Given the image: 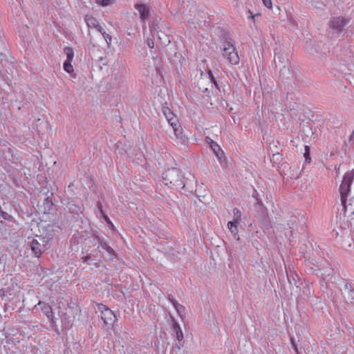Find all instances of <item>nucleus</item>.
<instances>
[{"instance_id": "obj_26", "label": "nucleus", "mask_w": 354, "mask_h": 354, "mask_svg": "<svg viewBox=\"0 0 354 354\" xmlns=\"http://www.w3.org/2000/svg\"><path fill=\"white\" fill-rule=\"evenodd\" d=\"M148 45L150 48H153V42L151 41H149L148 42Z\"/></svg>"}, {"instance_id": "obj_5", "label": "nucleus", "mask_w": 354, "mask_h": 354, "mask_svg": "<svg viewBox=\"0 0 354 354\" xmlns=\"http://www.w3.org/2000/svg\"><path fill=\"white\" fill-rule=\"evenodd\" d=\"M66 59L63 64L64 70L68 73H72L74 71L72 62L74 57V51L71 47H66L64 50Z\"/></svg>"}, {"instance_id": "obj_17", "label": "nucleus", "mask_w": 354, "mask_h": 354, "mask_svg": "<svg viewBox=\"0 0 354 354\" xmlns=\"http://www.w3.org/2000/svg\"><path fill=\"white\" fill-rule=\"evenodd\" d=\"M162 112H163L164 115H165L167 120L175 116V114L168 107H165V106L163 107Z\"/></svg>"}, {"instance_id": "obj_9", "label": "nucleus", "mask_w": 354, "mask_h": 354, "mask_svg": "<svg viewBox=\"0 0 354 354\" xmlns=\"http://www.w3.org/2000/svg\"><path fill=\"white\" fill-rule=\"evenodd\" d=\"M85 21L90 28H95L98 32H102L103 28L99 24L96 18L91 15H86Z\"/></svg>"}, {"instance_id": "obj_14", "label": "nucleus", "mask_w": 354, "mask_h": 354, "mask_svg": "<svg viewBox=\"0 0 354 354\" xmlns=\"http://www.w3.org/2000/svg\"><path fill=\"white\" fill-rule=\"evenodd\" d=\"M43 311L45 315L48 317V318L50 320V322H53L54 313L53 312L51 306L49 305H46L44 307Z\"/></svg>"}, {"instance_id": "obj_23", "label": "nucleus", "mask_w": 354, "mask_h": 354, "mask_svg": "<svg viewBox=\"0 0 354 354\" xmlns=\"http://www.w3.org/2000/svg\"><path fill=\"white\" fill-rule=\"evenodd\" d=\"M304 157L306 158V162H310V148L308 146L305 147V152H304Z\"/></svg>"}, {"instance_id": "obj_21", "label": "nucleus", "mask_w": 354, "mask_h": 354, "mask_svg": "<svg viewBox=\"0 0 354 354\" xmlns=\"http://www.w3.org/2000/svg\"><path fill=\"white\" fill-rule=\"evenodd\" d=\"M98 207H99V209H100V212L103 214V216H104V218H105L106 221L109 224H110V225H113V223H112V222L111 221V220H110V218H109V216H108L106 214H104V210H103V209H102V203H98Z\"/></svg>"}, {"instance_id": "obj_20", "label": "nucleus", "mask_w": 354, "mask_h": 354, "mask_svg": "<svg viewBox=\"0 0 354 354\" xmlns=\"http://www.w3.org/2000/svg\"><path fill=\"white\" fill-rule=\"evenodd\" d=\"M100 32L102 35L103 37L104 38L105 41L107 43L108 46H109L111 43V40H112L111 36L109 35L108 33H106L104 29H103L102 32Z\"/></svg>"}, {"instance_id": "obj_15", "label": "nucleus", "mask_w": 354, "mask_h": 354, "mask_svg": "<svg viewBox=\"0 0 354 354\" xmlns=\"http://www.w3.org/2000/svg\"><path fill=\"white\" fill-rule=\"evenodd\" d=\"M174 330L176 335V339L179 342L182 341L183 339V331H182L180 326L178 324H175V326H174Z\"/></svg>"}, {"instance_id": "obj_6", "label": "nucleus", "mask_w": 354, "mask_h": 354, "mask_svg": "<svg viewBox=\"0 0 354 354\" xmlns=\"http://www.w3.org/2000/svg\"><path fill=\"white\" fill-rule=\"evenodd\" d=\"M30 248L34 253L35 257H39L42 252L46 250L43 243H41L37 239H33L30 242Z\"/></svg>"}, {"instance_id": "obj_4", "label": "nucleus", "mask_w": 354, "mask_h": 354, "mask_svg": "<svg viewBox=\"0 0 354 354\" xmlns=\"http://www.w3.org/2000/svg\"><path fill=\"white\" fill-rule=\"evenodd\" d=\"M97 308L100 312V316L104 324L110 328H113L117 323L115 313L104 304H99Z\"/></svg>"}, {"instance_id": "obj_3", "label": "nucleus", "mask_w": 354, "mask_h": 354, "mask_svg": "<svg viewBox=\"0 0 354 354\" xmlns=\"http://www.w3.org/2000/svg\"><path fill=\"white\" fill-rule=\"evenodd\" d=\"M162 180L166 185L180 186L183 185L180 171L174 167L167 169L164 173Z\"/></svg>"}, {"instance_id": "obj_22", "label": "nucleus", "mask_w": 354, "mask_h": 354, "mask_svg": "<svg viewBox=\"0 0 354 354\" xmlns=\"http://www.w3.org/2000/svg\"><path fill=\"white\" fill-rule=\"evenodd\" d=\"M98 207H99V209H100V212L103 214V216H104V218H105L106 221L109 224H110V225H113V223H112V222L111 221V220H110V218H109V216H108L106 214H104V210H103V209H102V203H98Z\"/></svg>"}, {"instance_id": "obj_12", "label": "nucleus", "mask_w": 354, "mask_h": 354, "mask_svg": "<svg viewBox=\"0 0 354 354\" xmlns=\"http://www.w3.org/2000/svg\"><path fill=\"white\" fill-rule=\"evenodd\" d=\"M174 307L176 308V311L178 312V315L183 317L185 315V307L180 304L176 300L170 299Z\"/></svg>"}, {"instance_id": "obj_8", "label": "nucleus", "mask_w": 354, "mask_h": 354, "mask_svg": "<svg viewBox=\"0 0 354 354\" xmlns=\"http://www.w3.org/2000/svg\"><path fill=\"white\" fill-rule=\"evenodd\" d=\"M174 133L176 138V142L177 144L184 145L187 142V138L183 133V130L180 124L173 128Z\"/></svg>"}, {"instance_id": "obj_1", "label": "nucleus", "mask_w": 354, "mask_h": 354, "mask_svg": "<svg viewBox=\"0 0 354 354\" xmlns=\"http://www.w3.org/2000/svg\"><path fill=\"white\" fill-rule=\"evenodd\" d=\"M354 179V169L346 172L339 187V193L342 205L346 209L351 187Z\"/></svg>"}, {"instance_id": "obj_19", "label": "nucleus", "mask_w": 354, "mask_h": 354, "mask_svg": "<svg viewBox=\"0 0 354 354\" xmlns=\"http://www.w3.org/2000/svg\"><path fill=\"white\" fill-rule=\"evenodd\" d=\"M169 124L172 127V128L178 126V124H180L178 120L177 117L175 115L173 118H171L167 120Z\"/></svg>"}, {"instance_id": "obj_11", "label": "nucleus", "mask_w": 354, "mask_h": 354, "mask_svg": "<svg viewBox=\"0 0 354 354\" xmlns=\"http://www.w3.org/2000/svg\"><path fill=\"white\" fill-rule=\"evenodd\" d=\"M210 147L215 156L221 162L225 160L224 152L216 142L212 141L210 143Z\"/></svg>"}, {"instance_id": "obj_13", "label": "nucleus", "mask_w": 354, "mask_h": 354, "mask_svg": "<svg viewBox=\"0 0 354 354\" xmlns=\"http://www.w3.org/2000/svg\"><path fill=\"white\" fill-rule=\"evenodd\" d=\"M239 223H236L234 221H230L227 223V227L230 230V232L234 234V238L236 240H239V236L238 235V229L237 225Z\"/></svg>"}, {"instance_id": "obj_27", "label": "nucleus", "mask_w": 354, "mask_h": 354, "mask_svg": "<svg viewBox=\"0 0 354 354\" xmlns=\"http://www.w3.org/2000/svg\"><path fill=\"white\" fill-rule=\"evenodd\" d=\"M39 240H40V241H42V242H44V239H43V238H41L40 236H39Z\"/></svg>"}, {"instance_id": "obj_16", "label": "nucleus", "mask_w": 354, "mask_h": 354, "mask_svg": "<svg viewBox=\"0 0 354 354\" xmlns=\"http://www.w3.org/2000/svg\"><path fill=\"white\" fill-rule=\"evenodd\" d=\"M117 0H95V3L102 6L105 7L113 4Z\"/></svg>"}, {"instance_id": "obj_7", "label": "nucleus", "mask_w": 354, "mask_h": 354, "mask_svg": "<svg viewBox=\"0 0 354 354\" xmlns=\"http://www.w3.org/2000/svg\"><path fill=\"white\" fill-rule=\"evenodd\" d=\"M346 23V20L343 17H333L330 21L329 26L331 28L337 31H341Z\"/></svg>"}, {"instance_id": "obj_25", "label": "nucleus", "mask_w": 354, "mask_h": 354, "mask_svg": "<svg viewBox=\"0 0 354 354\" xmlns=\"http://www.w3.org/2000/svg\"><path fill=\"white\" fill-rule=\"evenodd\" d=\"M292 346H293V348H294L295 351L297 353H298V348H297V345H295L294 343H292Z\"/></svg>"}, {"instance_id": "obj_10", "label": "nucleus", "mask_w": 354, "mask_h": 354, "mask_svg": "<svg viewBox=\"0 0 354 354\" xmlns=\"http://www.w3.org/2000/svg\"><path fill=\"white\" fill-rule=\"evenodd\" d=\"M135 8L139 12L141 21H145L149 17V9L146 5L136 4Z\"/></svg>"}, {"instance_id": "obj_18", "label": "nucleus", "mask_w": 354, "mask_h": 354, "mask_svg": "<svg viewBox=\"0 0 354 354\" xmlns=\"http://www.w3.org/2000/svg\"><path fill=\"white\" fill-rule=\"evenodd\" d=\"M233 214H234V221H235L236 223H239L240 220H241V211L239 209H237V208H234L233 209Z\"/></svg>"}, {"instance_id": "obj_24", "label": "nucleus", "mask_w": 354, "mask_h": 354, "mask_svg": "<svg viewBox=\"0 0 354 354\" xmlns=\"http://www.w3.org/2000/svg\"><path fill=\"white\" fill-rule=\"evenodd\" d=\"M263 5L268 9H272V3L271 0H262Z\"/></svg>"}, {"instance_id": "obj_2", "label": "nucleus", "mask_w": 354, "mask_h": 354, "mask_svg": "<svg viewBox=\"0 0 354 354\" xmlns=\"http://www.w3.org/2000/svg\"><path fill=\"white\" fill-rule=\"evenodd\" d=\"M223 57L227 60L232 65H237L240 62V58L236 47L233 44L228 41H225L221 47Z\"/></svg>"}]
</instances>
